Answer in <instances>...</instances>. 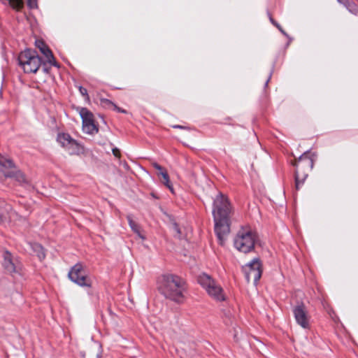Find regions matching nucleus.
Returning <instances> with one entry per match:
<instances>
[{"label": "nucleus", "instance_id": "nucleus-10", "mask_svg": "<svg viewBox=\"0 0 358 358\" xmlns=\"http://www.w3.org/2000/svg\"><path fill=\"white\" fill-rule=\"evenodd\" d=\"M69 279L81 287H90L92 282L84 273L83 266L80 263H77L71 267L68 273Z\"/></svg>", "mask_w": 358, "mask_h": 358}, {"label": "nucleus", "instance_id": "nucleus-20", "mask_svg": "<svg viewBox=\"0 0 358 358\" xmlns=\"http://www.w3.org/2000/svg\"><path fill=\"white\" fill-rule=\"evenodd\" d=\"M101 104L103 107H105V108H111L112 109V107L113 106L114 103L113 101H111L110 100H109V99H101Z\"/></svg>", "mask_w": 358, "mask_h": 358}, {"label": "nucleus", "instance_id": "nucleus-28", "mask_svg": "<svg viewBox=\"0 0 358 358\" xmlns=\"http://www.w3.org/2000/svg\"><path fill=\"white\" fill-rule=\"evenodd\" d=\"M340 3L345 6L348 0H337Z\"/></svg>", "mask_w": 358, "mask_h": 358}, {"label": "nucleus", "instance_id": "nucleus-4", "mask_svg": "<svg viewBox=\"0 0 358 358\" xmlns=\"http://www.w3.org/2000/svg\"><path fill=\"white\" fill-rule=\"evenodd\" d=\"M290 164L295 167V187L296 189L299 190L313 167V158H294Z\"/></svg>", "mask_w": 358, "mask_h": 358}, {"label": "nucleus", "instance_id": "nucleus-1", "mask_svg": "<svg viewBox=\"0 0 358 358\" xmlns=\"http://www.w3.org/2000/svg\"><path fill=\"white\" fill-rule=\"evenodd\" d=\"M231 206L227 196L219 193L213 201V216L215 232L220 245H224L230 232V215Z\"/></svg>", "mask_w": 358, "mask_h": 358}, {"label": "nucleus", "instance_id": "nucleus-16", "mask_svg": "<svg viewBox=\"0 0 358 358\" xmlns=\"http://www.w3.org/2000/svg\"><path fill=\"white\" fill-rule=\"evenodd\" d=\"M49 64L57 68H59V63L56 61L51 50L46 45V64Z\"/></svg>", "mask_w": 358, "mask_h": 358}, {"label": "nucleus", "instance_id": "nucleus-18", "mask_svg": "<svg viewBox=\"0 0 358 358\" xmlns=\"http://www.w3.org/2000/svg\"><path fill=\"white\" fill-rule=\"evenodd\" d=\"M35 46L38 48L41 52L45 55V41L43 38H36L35 40Z\"/></svg>", "mask_w": 358, "mask_h": 358}, {"label": "nucleus", "instance_id": "nucleus-3", "mask_svg": "<svg viewBox=\"0 0 358 358\" xmlns=\"http://www.w3.org/2000/svg\"><path fill=\"white\" fill-rule=\"evenodd\" d=\"M19 65L26 73H36L41 66L45 72V62H43L35 50L27 48L22 51L17 58Z\"/></svg>", "mask_w": 358, "mask_h": 358}, {"label": "nucleus", "instance_id": "nucleus-15", "mask_svg": "<svg viewBox=\"0 0 358 358\" xmlns=\"http://www.w3.org/2000/svg\"><path fill=\"white\" fill-rule=\"evenodd\" d=\"M30 247L33 252L36 255L39 259L42 260L45 259V252L43 246L37 243L30 244Z\"/></svg>", "mask_w": 358, "mask_h": 358}, {"label": "nucleus", "instance_id": "nucleus-11", "mask_svg": "<svg viewBox=\"0 0 358 358\" xmlns=\"http://www.w3.org/2000/svg\"><path fill=\"white\" fill-rule=\"evenodd\" d=\"M80 115L83 121V131L88 134H94L99 131L98 127L95 124L93 114L86 108H82Z\"/></svg>", "mask_w": 358, "mask_h": 358}, {"label": "nucleus", "instance_id": "nucleus-8", "mask_svg": "<svg viewBox=\"0 0 358 358\" xmlns=\"http://www.w3.org/2000/svg\"><path fill=\"white\" fill-rule=\"evenodd\" d=\"M0 171L5 177L14 178L20 183L26 182L23 173L17 169L13 162L9 158H0Z\"/></svg>", "mask_w": 358, "mask_h": 358}, {"label": "nucleus", "instance_id": "nucleus-2", "mask_svg": "<svg viewBox=\"0 0 358 358\" xmlns=\"http://www.w3.org/2000/svg\"><path fill=\"white\" fill-rule=\"evenodd\" d=\"M158 289L166 299L176 303H183L185 301L186 283L178 275L174 274L162 275L158 280Z\"/></svg>", "mask_w": 358, "mask_h": 358}, {"label": "nucleus", "instance_id": "nucleus-19", "mask_svg": "<svg viewBox=\"0 0 358 358\" xmlns=\"http://www.w3.org/2000/svg\"><path fill=\"white\" fill-rule=\"evenodd\" d=\"M345 6L350 13L353 14H357L358 13V6L352 1H348Z\"/></svg>", "mask_w": 358, "mask_h": 358}, {"label": "nucleus", "instance_id": "nucleus-5", "mask_svg": "<svg viewBox=\"0 0 358 358\" xmlns=\"http://www.w3.org/2000/svg\"><path fill=\"white\" fill-rule=\"evenodd\" d=\"M257 240L258 237L255 232L243 230L236 234L234 245L238 251L248 253L254 250Z\"/></svg>", "mask_w": 358, "mask_h": 358}, {"label": "nucleus", "instance_id": "nucleus-26", "mask_svg": "<svg viewBox=\"0 0 358 358\" xmlns=\"http://www.w3.org/2000/svg\"><path fill=\"white\" fill-rule=\"evenodd\" d=\"M172 127L174 129H188V127H187L185 126L179 125V124L173 125Z\"/></svg>", "mask_w": 358, "mask_h": 358}, {"label": "nucleus", "instance_id": "nucleus-32", "mask_svg": "<svg viewBox=\"0 0 358 358\" xmlns=\"http://www.w3.org/2000/svg\"><path fill=\"white\" fill-rule=\"evenodd\" d=\"M124 168H125L126 169H128V167H129V166H128V165H127V164H124Z\"/></svg>", "mask_w": 358, "mask_h": 358}, {"label": "nucleus", "instance_id": "nucleus-12", "mask_svg": "<svg viewBox=\"0 0 358 358\" xmlns=\"http://www.w3.org/2000/svg\"><path fill=\"white\" fill-rule=\"evenodd\" d=\"M296 322L303 329L310 327V316L304 303H301L293 308L292 310Z\"/></svg>", "mask_w": 358, "mask_h": 358}, {"label": "nucleus", "instance_id": "nucleus-29", "mask_svg": "<svg viewBox=\"0 0 358 358\" xmlns=\"http://www.w3.org/2000/svg\"><path fill=\"white\" fill-rule=\"evenodd\" d=\"M278 29L281 31V33H282L285 36H287V34L286 32L281 28V27H280V28H278Z\"/></svg>", "mask_w": 358, "mask_h": 358}, {"label": "nucleus", "instance_id": "nucleus-23", "mask_svg": "<svg viewBox=\"0 0 358 358\" xmlns=\"http://www.w3.org/2000/svg\"><path fill=\"white\" fill-rule=\"evenodd\" d=\"M111 150L113 152V154L114 155V157H121V154H120V151L118 148H111Z\"/></svg>", "mask_w": 358, "mask_h": 358}, {"label": "nucleus", "instance_id": "nucleus-24", "mask_svg": "<svg viewBox=\"0 0 358 358\" xmlns=\"http://www.w3.org/2000/svg\"><path fill=\"white\" fill-rule=\"evenodd\" d=\"M173 227L174 231L177 233V234L180 235L181 232L178 225L176 223H174Z\"/></svg>", "mask_w": 358, "mask_h": 358}, {"label": "nucleus", "instance_id": "nucleus-7", "mask_svg": "<svg viewBox=\"0 0 358 358\" xmlns=\"http://www.w3.org/2000/svg\"><path fill=\"white\" fill-rule=\"evenodd\" d=\"M198 282L203 287L209 296L217 301L225 299L222 288L208 274L202 273L198 277Z\"/></svg>", "mask_w": 358, "mask_h": 358}, {"label": "nucleus", "instance_id": "nucleus-6", "mask_svg": "<svg viewBox=\"0 0 358 358\" xmlns=\"http://www.w3.org/2000/svg\"><path fill=\"white\" fill-rule=\"evenodd\" d=\"M57 143L70 155H85V148L83 144L73 138L68 133L59 132L57 136Z\"/></svg>", "mask_w": 358, "mask_h": 358}, {"label": "nucleus", "instance_id": "nucleus-9", "mask_svg": "<svg viewBox=\"0 0 358 358\" xmlns=\"http://www.w3.org/2000/svg\"><path fill=\"white\" fill-rule=\"evenodd\" d=\"M243 271L247 281L253 280L257 284L262 274V263L259 258L253 259L250 263L243 267Z\"/></svg>", "mask_w": 358, "mask_h": 358}, {"label": "nucleus", "instance_id": "nucleus-27", "mask_svg": "<svg viewBox=\"0 0 358 358\" xmlns=\"http://www.w3.org/2000/svg\"><path fill=\"white\" fill-rule=\"evenodd\" d=\"M270 20L271 22V23L275 25L278 29L280 28V24L276 22L271 17H270Z\"/></svg>", "mask_w": 358, "mask_h": 358}, {"label": "nucleus", "instance_id": "nucleus-31", "mask_svg": "<svg viewBox=\"0 0 358 358\" xmlns=\"http://www.w3.org/2000/svg\"><path fill=\"white\" fill-rule=\"evenodd\" d=\"M306 155V152H303V154H301L299 157H306L305 155Z\"/></svg>", "mask_w": 358, "mask_h": 358}, {"label": "nucleus", "instance_id": "nucleus-30", "mask_svg": "<svg viewBox=\"0 0 358 358\" xmlns=\"http://www.w3.org/2000/svg\"><path fill=\"white\" fill-rule=\"evenodd\" d=\"M271 73H270V76H269V78H268V80L266 81V83H265V85H267L268 82H269V80L271 78Z\"/></svg>", "mask_w": 358, "mask_h": 358}, {"label": "nucleus", "instance_id": "nucleus-33", "mask_svg": "<svg viewBox=\"0 0 358 358\" xmlns=\"http://www.w3.org/2000/svg\"><path fill=\"white\" fill-rule=\"evenodd\" d=\"M46 73H48V69H45Z\"/></svg>", "mask_w": 358, "mask_h": 358}, {"label": "nucleus", "instance_id": "nucleus-21", "mask_svg": "<svg viewBox=\"0 0 358 358\" xmlns=\"http://www.w3.org/2000/svg\"><path fill=\"white\" fill-rule=\"evenodd\" d=\"M27 5L30 8H34L37 7L36 0H27Z\"/></svg>", "mask_w": 358, "mask_h": 358}, {"label": "nucleus", "instance_id": "nucleus-22", "mask_svg": "<svg viewBox=\"0 0 358 358\" xmlns=\"http://www.w3.org/2000/svg\"><path fill=\"white\" fill-rule=\"evenodd\" d=\"M112 109L122 113H126L127 111L124 109H122L120 107H118L115 103H114L113 106L112 107Z\"/></svg>", "mask_w": 358, "mask_h": 358}, {"label": "nucleus", "instance_id": "nucleus-34", "mask_svg": "<svg viewBox=\"0 0 358 358\" xmlns=\"http://www.w3.org/2000/svg\"><path fill=\"white\" fill-rule=\"evenodd\" d=\"M1 220H2V217H1V216L0 215V222L1 221Z\"/></svg>", "mask_w": 358, "mask_h": 358}, {"label": "nucleus", "instance_id": "nucleus-13", "mask_svg": "<svg viewBox=\"0 0 358 358\" xmlns=\"http://www.w3.org/2000/svg\"><path fill=\"white\" fill-rule=\"evenodd\" d=\"M153 166L157 171V176L160 177L161 182L166 185L171 191H173L172 185H171L169 176L167 171L159 164L155 163Z\"/></svg>", "mask_w": 358, "mask_h": 358}, {"label": "nucleus", "instance_id": "nucleus-17", "mask_svg": "<svg viewBox=\"0 0 358 358\" xmlns=\"http://www.w3.org/2000/svg\"><path fill=\"white\" fill-rule=\"evenodd\" d=\"M127 220H128V222H129V224L131 227V229H132V231L136 233L142 239H144L145 237L143 236L141 234V231H140V226L136 223L133 220H132V217L131 215H127Z\"/></svg>", "mask_w": 358, "mask_h": 358}, {"label": "nucleus", "instance_id": "nucleus-35", "mask_svg": "<svg viewBox=\"0 0 358 358\" xmlns=\"http://www.w3.org/2000/svg\"><path fill=\"white\" fill-rule=\"evenodd\" d=\"M3 157L1 155H0V157Z\"/></svg>", "mask_w": 358, "mask_h": 358}, {"label": "nucleus", "instance_id": "nucleus-14", "mask_svg": "<svg viewBox=\"0 0 358 358\" xmlns=\"http://www.w3.org/2000/svg\"><path fill=\"white\" fill-rule=\"evenodd\" d=\"M3 266L4 269L10 273H12L13 272H15L16 267L13 262L12 255L8 251H4L3 253Z\"/></svg>", "mask_w": 358, "mask_h": 358}, {"label": "nucleus", "instance_id": "nucleus-25", "mask_svg": "<svg viewBox=\"0 0 358 358\" xmlns=\"http://www.w3.org/2000/svg\"><path fill=\"white\" fill-rule=\"evenodd\" d=\"M79 91L82 95H87V90L85 87L80 86L79 87Z\"/></svg>", "mask_w": 358, "mask_h": 358}]
</instances>
